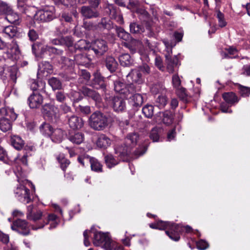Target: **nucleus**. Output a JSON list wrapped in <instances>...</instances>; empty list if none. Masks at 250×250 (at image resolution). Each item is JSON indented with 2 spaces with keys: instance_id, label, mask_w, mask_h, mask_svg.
<instances>
[{
  "instance_id": "obj_26",
  "label": "nucleus",
  "mask_w": 250,
  "mask_h": 250,
  "mask_svg": "<svg viewBox=\"0 0 250 250\" xmlns=\"http://www.w3.org/2000/svg\"><path fill=\"white\" fill-rule=\"evenodd\" d=\"M2 32L4 35V37L12 39L17 36L18 33V28L15 26H7L2 29Z\"/></svg>"
},
{
  "instance_id": "obj_23",
  "label": "nucleus",
  "mask_w": 250,
  "mask_h": 250,
  "mask_svg": "<svg viewBox=\"0 0 250 250\" xmlns=\"http://www.w3.org/2000/svg\"><path fill=\"white\" fill-rule=\"evenodd\" d=\"M111 144V139L104 134H100L96 141V145L101 148H106Z\"/></svg>"
},
{
  "instance_id": "obj_1",
  "label": "nucleus",
  "mask_w": 250,
  "mask_h": 250,
  "mask_svg": "<svg viewBox=\"0 0 250 250\" xmlns=\"http://www.w3.org/2000/svg\"><path fill=\"white\" fill-rule=\"evenodd\" d=\"M139 140V136L137 133L128 134L125 139L124 144L115 148L116 154L123 161H127L130 159L143 155L146 151V147L145 146H139L137 149L133 150Z\"/></svg>"
},
{
  "instance_id": "obj_21",
  "label": "nucleus",
  "mask_w": 250,
  "mask_h": 250,
  "mask_svg": "<svg viewBox=\"0 0 250 250\" xmlns=\"http://www.w3.org/2000/svg\"><path fill=\"white\" fill-rule=\"evenodd\" d=\"M141 90V86L135 85L134 83H130L125 84L120 94L124 95L125 97L127 98L129 94L139 92Z\"/></svg>"
},
{
  "instance_id": "obj_14",
  "label": "nucleus",
  "mask_w": 250,
  "mask_h": 250,
  "mask_svg": "<svg viewBox=\"0 0 250 250\" xmlns=\"http://www.w3.org/2000/svg\"><path fill=\"white\" fill-rule=\"evenodd\" d=\"M43 100V97L41 94L33 92L28 98V104L31 108H37L42 104Z\"/></svg>"
},
{
  "instance_id": "obj_59",
  "label": "nucleus",
  "mask_w": 250,
  "mask_h": 250,
  "mask_svg": "<svg viewBox=\"0 0 250 250\" xmlns=\"http://www.w3.org/2000/svg\"><path fill=\"white\" fill-rule=\"evenodd\" d=\"M125 84V83L119 80L115 81L114 82V90L116 92L120 93L122 90H123Z\"/></svg>"
},
{
  "instance_id": "obj_7",
  "label": "nucleus",
  "mask_w": 250,
  "mask_h": 250,
  "mask_svg": "<svg viewBox=\"0 0 250 250\" xmlns=\"http://www.w3.org/2000/svg\"><path fill=\"white\" fill-rule=\"evenodd\" d=\"M56 17L55 8L53 6H47L38 11L34 16L36 21L41 22H48Z\"/></svg>"
},
{
  "instance_id": "obj_8",
  "label": "nucleus",
  "mask_w": 250,
  "mask_h": 250,
  "mask_svg": "<svg viewBox=\"0 0 250 250\" xmlns=\"http://www.w3.org/2000/svg\"><path fill=\"white\" fill-rule=\"evenodd\" d=\"M11 228L13 230L23 236L29 235L30 232L28 223L25 220L18 219L14 220Z\"/></svg>"
},
{
  "instance_id": "obj_29",
  "label": "nucleus",
  "mask_w": 250,
  "mask_h": 250,
  "mask_svg": "<svg viewBox=\"0 0 250 250\" xmlns=\"http://www.w3.org/2000/svg\"><path fill=\"white\" fill-rule=\"evenodd\" d=\"M11 144L17 150L21 149L24 145V142L21 138L18 135H13L11 137Z\"/></svg>"
},
{
  "instance_id": "obj_60",
  "label": "nucleus",
  "mask_w": 250,
  "mask_h": 250,
  "mask_svg": "<svg viewBox=\"0 0 250 250\" xmlns=\"http://www.w3.org/2000/svg\"><path fill=\"white\" fill-rule=\"evenodd\" d=\"M62 45H65L68 47H72L73 45V38L71 36H66L62 38Z\"/></svg>"
},
{
  "instance_id": "obj_42",
  "label": "nucleus",
  "mask_w": 250,
  "mask_h": 250,
  "mask_svg": "<svg viewBox=\"0 0 250 250\" xmlns=\"http://www.w3.org/2000/svg\"><path fill=\"white\" fill-rule=\"evenodd\" d=\"M10 13L6 15L5 19L11 23L18 24L20 19L19 15L15 13L13 9L11 10V12Z\"/></svg>"
},
{
  "instance_id": "obj_53",
  "label": "nucleus",
  "mask_w": 250,
  "mask_h": 250,
  "mask_svg": "<svg viewBox=\"0 0 250 250\" xmlns=\"http://www.w3.org/2000/svg\"><path fill=\"white\" fill-rule=\"evenodd\" d=\"M105 162L109 168L112 167L118 164V162L112 155H107L104 157Z\"/></svg>"
},
{
  "instance_id": "obj_24",
  "label": "nucleus",
  "mask_w": 250,
  "mask_h": 250,
  "mask_svg": "<svg viewBox=\"0 0 250 250\" xmlns=\"http://www.w3.org/2000/svg\"><path fill=\"white\" fill-rule=\"evenodd\" d=\"M81 92L85 96L91 98L96 102H99L101 100V96L99 93L88 87H83Z\"/></svg>"
},
{
  "instance_id": "obj_10",
  "label": "nucleus",
  "mask_w": 250,
  "mask_h": 250,
  "mask_svg": "<svg viewBox=\"0 0 250 250\" xmlns=\"http://www.w3.org/2000/svg\"><path fill=\"white\" fill-rule=\"evenodd\" d=\"M172 49L170 48L167 50L165 54L166 58V62L167 64V69L169 73H173L175 72V69L178 67L179 63L178 58L177 56H171Z\"/></svg>"
},
{
  "instance_id": "obj_20",
  "label": "nucleus",
  "mask_w": 250,
  "mask_h": 250,
  "mask_svg": "<svg viewBox=\"0 0 250 250\" xmlns=\"http://www.w3.org/2000/svg\"><path fill=\"white\" fill-rule=\"evenodd\" d=\"M132 79V83L135 85H140L144 83V79L142 77L140 70L138 69L132 70L128 75Z\"/></svg>"
},
{
  "instance_id": "obj_39",
  "label": "nucleus",
  "mask_w": 250,
  "mask_h": 250,
  "mask_svg": "<svg viewBox=\"0 0 250 250\" xmlns=\"http://www.w3.org/2000/svg\"><path fill=\"white\" fill-rule=\"evenodd\" d=\"M163 114V122L164 124L169 125L172 123L174 119V113L170 110H166Z\"/></svg>"
},
{
  "instance_id": "obj_17",
  "label": "nucleus",
  "mask_w": 250,
  "mask_h": 250,
  "mask_svg": "<svg viewBox=\"0 0 250 250\" xmlns=\"http://www.w3.org/2000/svg\"><path fill=\"white\" fill-rule=\"evenodd\" d=\"M68 124L69 127L73 129H81L83 125V119L76 115H72L70 117L67 116Z\"/></svg>"
},
{
  "instance_id": "obj_2",
  "label": "nucleus",
  "mask_w": 250,
  "mask_h": 250,
  "mask_svg": "<svg viewBox=\"0 0 250 250\" xmlns=\"http://www.w3.org/2000/svg\"><path fill=\"white\" fill-rule=\"evenodd\" d=\"M17 114L13 108L0 109V130L6 132L12 128V123L17 119Z\"/></svg>"
},
{
  "instance_id": "obj_15",
  "label": "nucleus",
  "mask_w": 250,
  "mask_h": 250,
  "mask_svg": "<svg viewBox=\"0 0 250 250\" xmlns=\"http://www.w3.org/2000/svg\"><path fill=\"white\" fill-rule=\"evenodd\" d=\"M80 13L84 19H87L96 18L100 15L97 9L90 6H83L81 8Z\"/></svg>"
},
{
  "instance_id": "obj_41",
  "label": "nucleus",
  "mask_w": 250,
  "mask_h": 250,
  "mask_svg": "<svg viewBox=\"0 0 250 250\" xmlns=\"http://www.w3.org/2000/svg\"><path fill=\"white\" fill-rule=\"evenodd\" d=\"M40 129L42 135L50 137L54 129L50 124L44 123L40 126Z\"/></svg>"
},
{
  "instance_id": "obj_56",
  "label": "nucleus",
  "mask_w": 250,
  "mask_h": 250,
  "mask_svg": "<svg viewBox=\"0 0 250 250\" xmlns=\"http://www.w3.org/2000/svg\"><path fill=\"white\" fill-rule=\"evenodd\" d=\"M238 90L241 96L243 97H249L250 95V87L239 84L238 86Z\"/></svg>"
},
{
  "instance_id": "obj_48",
  "label": "nucleus",
  "mask_w": 250,
  "mask_h": 250,
  "mask_svg": "<svg viewBox=\"0 0 250 250\" xmlns=\"http://www.w3.org/2000/svg\"><path fill=\"white\" fill-rule=\"evenodd\" d=\"M130 31L133 34L141 33L144 32V28L140 24L135 22H132L130 24Z\"/></svg>"
},
{
  "instance_id": "obj_52",
  "label": "nucleus",
  "mask_w": 250,
  "mask_h": 250,
  "mask_svg": "<svg viewBox=\"0 0 250 250\" xmlns=\"http://www.w3.org/2000/svg\"><path fill=\"white\" fill-rule=\"evenodd\" d=\"M99 26L100 27L107 30H110L113 27L112 22L109 19L106 18L102 19L101 21L99 23Z\"/></svg>"
},
{
  "instance_id": "obj_61",
  "label": "nucleus",
  "mask_w": 250,
  "mask_h": 250,
  "mask_svg": "<svg viewBox=\"0 0 250 250\" xmlns=\"http://www.w3.org/2000/svg\"><path fill=\"white\" fill-rule=\"evenodd\" d=\"M172 82L173 86L176 89L180 87L181 81L177 74L173 75L172 78Z\"/></svg>"
},
{
  "instance_id": "obj_22",
  "label": "nucleus",
  "mask_w": 250,
  "mask_h": 250,
  "mask_svg": "<svg viewBox=\"0 0 250 250\" xmlns=\"http://www.w3.org/2000/svg\"><path fill=\"white\" fill-rule=\"evenodd\" d=\"M143 103V97L140 94H134L129 98V104L134 109L141 107Z\"/></svg>"
},
{
  "instance_id": "obj_50",
  "label": "nucleus",
  "mask_w": 250,
  "mask_h": 250,
  "mask_svg": "<svg viewBox=\"0 0 250 250\" xmlns=\"http://www.w3.org/2000/svg\"><path fill=\"white\" fill-rule=\"evenodd\" d=\"M176 93L178 97L184 102H188L189 98L186 93V90L185 88L180 87L176 89Z\"/></svg>"
},
{
  "instance_id": "obj_4",
  "label": "nucleus",
  "mask_w": 250,
  "mask_h": 250,
  "mask_svg": "<svg viewBox=\"0 0 250 250\" xmlns=\"http://www.w3.org/2000/svg\"><path fill=\"white\" fill-rule=\"evenodd\" d=\"M19 184L14 190L15 197L20 202L24 204H28L32 201V194L30 189L26 185H30L28 180H25L20 181L18 179Z\"/></svg>"
},
{
  "instance_id": "obj_31",
  "label": "nucleus",
  "mask_w": 250,
  "mask_h": 250,
  "mask_svg": "<svg viewBox=\"0 0 250 250\" xmlns=\"http://www.w3.org/2000/svg\"><path fill=\"white\" fill-rule=\"evenodd\" d=\"M57 108L51 104H46L42 106V113L49 117L56 116Z\"/></svg>"
},
{
  "instance_id": "obj_57",
  "label": "nucleus",
  "mask_w": 250,
  "mask_h": 250,
  "mask_svg": "<svg viewBox=\"0 0 250 250\" xmlns=\"http://www.w3.org/2000/svg\"><path fill=\"white\" fill-rule=\"evenodd\" d=\"M149 137L154 142L159 141L160 138L159 129L156 127L152 129L150 133Z\"/></svg>"
},
{
  "instance_id": "obj_25",
  "label": "nucleus",
  "mask_w": 250,
  "mask_h": 250,
  "mask_svg": "<svg viewBox=\"0 0 250 250\" xmlns=\"http://www.w3.org/2000/svg\"><path fill=\"white\" fill-rule=\"evenodd\" d=\"M67 139L74 144L80 145L83 142L84 135L79 132L71 133L68 134Z\"/></svg>"
},
{
  "instance_id": "obj_64",
  "label": "nucleus",
  "mask_w": 250,
  "mask_h": 250,
  "mask_svg": "<svg viewBox=\"0 0 250 250\" xmlns=\"http://www.w3.org/2000/svg\"><path fill=\"white\" fill-rule=\"evenodd\" d=\"M228 54L230 55V58H236L238 57V50L235 47H229L227 49Z\"/></svg>"
},
{
  "instance_id": "obj_3",
  "label": "nucleus",
  "mask_w": 250,
  "mask_h": 250,
  "mask_svg": "<svg viewBox=\"0 0 250 250\" xmlns=\"http://www.w3.org/2000/svg\"><path fill=\"white\" fill-rule=\"evenodd\" d=\"M158 229L164 230L167 229L165 232L168 237L173 241H178L180 239V233L183 230V227L179 224L170 222L159 221L157 222Z\"/></svg>"
},
{
  "instance_id": "obj_6",
  "label": "nucleus",
  "mask_w": 250,
  "mask_h": 250,
  "mask_svg": "<svg viewBox=\"0 0 250 250\" xmlns=\"http://www.w3.org/2000/svg\"><path fill=\"white\" fill-rule=\"evenodd\" d=\"M89 125L95 130H103L107 125V118L101 112L96 111L90 116Z\"/></svg>"
},
{
  "instance_id": "obj_55",
  "label": "nucleus",
  "mask_w": 250,
  "mask_h": 250,
  "mask_svg": "<svg viewBox=\"0 0 250 250\" xmlns=\"http://www.w3.org/2000/svg\"><path fill=\"white\" fill-rule=\"evenodd\" d=\"M136 12L142 21H146L148 20L149 15L145 9L142 8L137 9Z\"/></svg>"
},
{
  "instance_id": "obj_28",
  "label": "nucleus",
  "mask_w": 250,
  "mask_h": 250,
  "mask_svg": "<svg viewBox=\"0 0 250 250\" xmlns=\"http://www.w3.org/2000/svg\"><path fill=\"white\" fill-rule=\"evenodd\" d=\"M105 64L107 69L111 73L115 72L118 67V63L111 56H107L105 60Z\"/></svg>"
},
{
  "instance_id": "obj_51",
  "label": "nucleus",
  "mask_w": 250,
  "mask_h": 250,
  "mask_svg": "<svg viewBox=\"0 0 250 250\" xmlns=\"http://www.w3.org/2000/svg\"><path fill=\"white\" fill-rule=\"evenodd\" d=\"M12 8L7 3L3 1H0V15H6L11 12Z\"/></svg>"
},
{
  "instance_id": "obj_12",
  "label": "nucleus",
  "mask_w": 250,
  "mask_h": 250,
  "mask_svg": "<svg viewBox=\"0 0 250 250\" xmlns=\"http://www.w3.org/2000/svg\"><path fill=\"white\" fill-rule=\"evenodd\" d=\"M45 49L50 53L54 54L58 56L60 58L59 61L60 63L64 64L65 65L67 66H69L72 64L73 62V60L72 59H69L62 56L63 54V50L48 45L46 46Z\"/></svg>"
},
{
  "instance_id": "obj_9",
  "label": "nucleus",
  "mask_w": 250,
  "mask_h": 250,
  "mask_svg": "<svg viewBox=\"0 0 250 250\" xmlns=\"http://www.w3.org/2000/svg\"><path fill=\"white\" fill-rule=\"evenodd\" d=\"M90 48V51L92 50L97 56L103 55L108 50L107 42L102 39H97L92 42Z\"/></svg>"
},
{
  "instance_id": "obj_32",
  "label": "nucleus",
  "mask_w": 250,
  "mask_h": 250,
  "mask_svg": "<svg viewBox=\"0 0 250 250\" xmlns=\"http://www.w3.org/2000/svg\"><path fill=\"white\" fill-rule=\"evenodd\" d=\"M44 216L45 215L43 214L42 211L41 210H36V211L32 213V215L27 219L34 222L40 221V222L39 223H37L36 225H33V226H37L41 223L43 222V221L44 219ZM32 226L33 225L32 227Z\"/></svg>"
},
{
  "instance_id": "obj_46",
  "label": "nucleus",
  "mask_w": 250,
  "mask_h": 250,
  "mask_svg": "<svg viewBox=\"0 0 250 250\" xmlns=\"http://www.w3.org/2000/svg\"><path fill=\"white\" fill-rule=\"evenodd\" d=\"M75 48L76 49L80 50H87L88 52L90 51V45L87 43L86 41L84 40H79L75 44Z\"/></svg>"
},
{
  "instance_id": "obj_40",
  "label": "nucleus",
  "mask_w": 250,
  "mask_h": 250,
  "mask_svg": "<svg viewBox=\"0 0 250 250\" xmlns=\"http://www.w3.org/2000/svg\"><path fill=\"white\" fill-rule=\"evenodd\" d=\"M222 97L223 99L229 104H233L238 102L237 97L233 92L225 93Z\"/></svg>"
},
{
  "instance_id": "obj_30",
  "label": "nucleus",
  "mask_w": 250,
  "mask_h": 250,
  "mask_svg": "<svg viewBox=\"0 0 250 250\" xmlns=\"http://www.w3.org/2000/svg\"><path fill=\"white\" fill-rule=\"evenodd\" d=\"M57 218V215L53 213L48 214L46 217L44 216V219L43 220V222L41 223L37 226H33L32 229L33 230H37L38 229H42L45 225L47 224L49 221H51L52 222H56V220Z\"/></svg>"
},
{
  "instance_id": "obj_36",
  "label": "nucleus",
  "mask_w": 250,
  "mask_h": 250,
  "mask_svg": "<svg viewBox=\"0 0 250 250\" xmlns=\"http://www.w3.org/2000/svg\"><path fill=\"white\" fill-rule=\"evenodd\" d=\"M116 31L118 37L124 42L129 41L131 39L132 37L130 34L126 32L123 28L116 27Z\"/></svg>"
},
{
  "instance_id": "obj_5",
  "label": "nucleus",
  "mask_w": 250,
  "mask_h": 250,
  "mask_svg": "<svg viewBox=\"0 0 250 250\" xmlns=\"http://www.w3.org/2000/svg\"><path fill=\"white\" fill-rule=\"evenodd\" d=\"M93 244L95 246H101L105 250H115L116 243L113 241L107 233L101 231L94 233Z\"/></svg>"
},
{
  "instance_id": "obj_58",
  "label": "nucleus",
  "mask_w": 250,
  "mask_h": 250,
  "mask_svg": "<svg viewBox=\"0 0 250 250\" xmlns=\"http://www.w3.org/2000/svg\"><path fill=\"white\" fill-rule=\"evenodd\" d=\"M217 18L220 27H224L227 25V22L224 19V15L220 10L217 11Z\"/></svg>"
},
{
  "instance_id": "obj_34",
  "label": "nucleus",
  "mask_w": 250,
  "mask_h": 250,
  "mask_svg": "<svg viewBox=\"0 0 250 250\" xmlns=\"http://www.w3.org/2000/svg\"><path fill=\"white\" fill-rule=\"evenodd\" d=\"M48 83L53 91L61 90L62 88V83L58 78L54 77L50 78L48 80Z\"/></svg>"
},
{
  "instance_id": "obj_18",
  "label": "nucleus",
  "mask_w": 250,
  "mask_h": 250,
  "mask_svg": "<svg viewBox=\"0 0 250 250\" xmlns=\"http://www.w3.org/2000/svg\"><path fill=\"white\" fill-rule=\"evenodd\" d=\"M122 44L124 46L128 48L132 54L137 52L142 46L141 42L132 38L129 41L123 42Z\"/></svg>"
},
{
  "instance_id": "obj_37",
  "label": "nucleus",
  "mask_w": 250,
  "mask_h": 250,
  "mask_svg": "<svg viewBox=\"0 0 250 250\" xmlns=\"http://www.w3.org/2000/svg\"><path fill=\"white\" fill-rule=\"evenodd\" d=\"M89 162L90 164L91 169L92 171L96 172H101L103 170V166L95 158L91 157L89 158Z\"/></svg>"
},
{
  "instance_id": "obj_45",
  "label": "nucleus",
  "mask_w": 250,
  "mask_h": 250,
  "mask_svg": "<svg viewBox=\"0 0 250 250\" xmlns=\"http://www.w3.org/2000/svg\"><path fill=\"white\" fill-rule=\"evenodd\" d=\"M75 60L79 64L84 65L89 62L90 59L86 54H77L74 57Z\"/></svg>"
},
{
  "instance_id": "obj_38",
  "label": "nucleus",
  "mask_w": 250,
  "mask_h": 250,
  "mask_svg": "<svg viewBox=\"0 0 250 250\" xmlns=\"http://www.w3.org/2000/svg\"><path fill=\"white\" fill-rule=\"evenodd\" d=\"M30 88L33 90H43L45 86V83L42 81L32 79L30 81Z\"/></svg>"
},
{
  "instance_id": "obj_63",
  "label": "nucleus",
  "mask_w": 250,
  "mask_h": 250,
  "mask_svg": "<svg viewBox=\"0 0 250 250\" xmlns=\"http://www.w3.org/2000/svg\"><path fill=\"white\" fill-rule=\"evenodd\" d=\"M140 5V2L138 0H129V4L127 8L129 9H139L138 7Z\"/></svg>"
},
{
  "instance_id": "obj_49",
  "label": "nucleus",
  "mask_w": 250,
  "mask_h": 250,
  "mask_svg": "<svg viewBox=\"0 0 250 250\" xmlns=\"http://www.w3.org/2000/svg\"><path fill=\"white\" fill-rule=\"evenodd\" d=\"M90 74L86 70H82L78 82L82 83H86L90 78Z\"/></svg>"
},
{
  "instance_id": "obj_62",
  "label": "nucleus",
  "mask_w": 250,
  "mask_h": 250,
  "mask_svg": "<svg viewBox=\"0 0 250 250\" xmlns=\"http://www.w3.org/2000/svg\"><path fill=\"white\" fill-rule=\"evenodd\" d=\"M27 34L29 40L32 42L36 41L39 38L38 33L33 29H29Z\"/></svg>"
},
{
  "instance_id": "obj_33",
  "label": "nucleus",
  "mask_w": 250,
  "mask_h": 250,
  "mask_svg": "<svg viewBox=\"0 0 250 250\" xmlns=\"http://www.w3.org/2000/svg\"><path fill=\"white\" fill-rule=\"evenodd\" d=\"M10 48L11 50H14L15 52H17L19 50V46L16 41L13 40L12 41L10 46L9 47L8 44L3 41L0 38V50H5Z\"/></svg>"
},
{
  "instance_id": "obj_11",
  "label": "nucleus",
  "mask_w": 250,
  "mask_h": 250,
  "mask_svg": "<svg viewBox=\"0 0 250 250\" xmlns=\"http://www.w3.org/2000/svg\"><path fill=\"white\" fill-rule=\"evenodd\" d=\"M104 11L111 19L115 20L119 24L123 23V16L116 6L112 4H108L105 6Z\"/></svg>"
},
{
  "instance_id": "obj_19",
  "label": "nucleus",
  "mask_w": 250,
  "mask_h": 250,
  "mask_svg": "<svg viewBox=\"0 0 250 250\" xmlns=\"http://www.w3.org/2000/svg\"><path fill=\"white\" fill-rule=\"evenodd\" d=\"M91 85L94 88L102 89L103 91H104L106 89L104 78L99 73L94 74Z\"/></svg>"
},
{
  "instance_id": "obj_54",
  "label": "nucleus",
  "mask_w": 250,
  "mask_h": 250,
  "mask_svg": "<svg viewBox=\"0 0 250 250\" xmlns=\"http://www.w3.org/2000/svg\"><path fill=\"white\" fill-rule=\"evenodd\" d=\"M154 107L150 104H146L142 108V112L145 116L150 118L153 115Z\"/></svg>"
},
{
  "instance_id": "obj_44",
  "label": "nucleus",
  "mask_w": 250,
  "mask_h": 250,
  "mask_svg": "<svg viewBox=\"0 0 250 250\" xmlns=\"http://www.w3.org/2000/svg\"><path fill=\"white\" fill-rule=\"evenodd\" d=\"M7 71L9 74L10 80H12L14 83H16L17 78V74L18 72L17 66L14 65L8 66L7 67Z\"/></svg>"
},
{
  "instance_id": "obj_27",
  "label": "nucleus",
  "mask_w": 250,
  "mask_h": 250,
  "mask_svg": "<svg viewBox=\"0 0 250 250\" xmlns=\"http://www.w3.org/2000/svg\"><path fill=\"white\" fill-rule=\"evenodd\" d=\"M120 64L123 66H130L133 63V60L128 53H123L118 57Z\"/></svg>"
},
{
  "instance_id": "obj_35",
  "label": "nucleus",
  "mask_w": 250,
  "mask_h": 250,
  "mask_svg": "<svg viewBox=\"0 0 250 250\" xmlns=\"http://www.w3.org/2000/svg\"><path fill=\"white\" fill-rule=\"evenodd\" d=\"M63 136V131L60 128L54 129L50 137L52 141L55 143H60L62 141Z\"/></svg>"
},
{
  "instance_id": "obj_47",
  "label": "nucleus",
  "mask_w": 250,
  "mask_h": 250,
  "mask_svg": "<svg viewBox=\"0 0 250 250\" xmlns=\"http://www.w3.org/2000/svg\"><path fill=\"white\" fill-rule=\"evenodd\" d=\"M167 103V98L165 95H159L155 101L156 106L160 109L165 107Z\"/></svg>"
},
{
  "instance_id": "obj_13",
  "label": "nucleus",
  "mask_w": 250,
  "mask_h": 250,
  "mask_svg": "<svg viewBox=\"0 0 250 250\" xmlns=\"http://www.w3.org/2000/svg\"><path fill=\"white\" fill-rule=\"evenodd\" d=\"M53 72V66L49 62L43 61L38 65L37 76L39 78H45Z\"/></svg>"
},
{
  "instance_id": "obj_16",
  "label": "nucleus",
  "mask_w": 250,
  "mask_h": 250,
  "mask_svg": "<svg viewBox=\"0 0 250 250\" xmlns=\"http://www.w3.org/2000/svg\"><path fill=\"white\" fill-rule=\"evenodd\" d=\"M111 105L116 112H122L126 109V103L124 99L118 96L114 97L111 100Z\"/></svg>"
},
{
  "instance_id": "obj_43",
  "label": "nucleus",
  "mask_w": 250,
  "mask_h": 250,
  "mask_svg": "<svg viewBox=\"0 0 250 250\" xmlns=\"http://www.w3.org/2000/svg\"><path fill=\"white\" fill-rule=\"evenodd\" d=\"M57 160L60 164L62 169L65 172L67 167L70 165V161L66 158L63 154H60L57 157Z\"/></svg>"
}]
</instances>
